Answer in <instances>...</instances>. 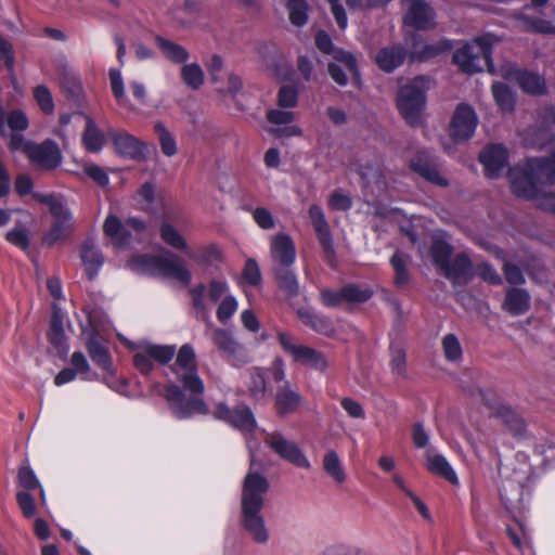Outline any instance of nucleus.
Here are the masks:
<instances>
[{
	"instance_id": "obj_23",
	"label": "nucleus",
	"mask_w": 555,
	"mask_h": 555,
	"mask_svg": "<svg viewBox=\"0 0 555 555\" xmlns=\"http://www.w3.org/2000/svg\"><path fill=\"white\" fill-rule=\"evenodd\" d=\"M271 257L281 268H289L296 257V248L292 237L285 233H279L271 238Z\"/></svg>"
},
{
	"instance_id": "obj_28",
	"label": "nucleus",
	"mask_w": 555,
	"mask_h": 555,
	"mask_svg": "<svg viewBox=\"0 0 555 555\" xmlns=\"http://www.w3.org/2000/svg\"><path fill=\"white\" fill-rule=\"evenodd\" d=\"M103 232L118 247L126 246L130 243V232L126 229L125 223H121L120 219L115 215L106 217L103 224Z\"/></svg>"
},
{
	"instance_id": "obj_20",
	"label": "nucleus",
	"mask_w": 555,
	"mask_h": 555,
	"mask_svg": "<svg viewBox=\"0 0 555 555\" xmlns=\"http://www.w3.org/2000/svg\"><path fill=\"white\" fill-rule=\"evenodd\" d=\"M485 173L489 178H496L508 162L507 150L502 144H490L479 155Z\"/></svg>"
},
{
	"instance_id": "obj_35",
	"label": "nucleus",
	"mask_w": 555,
	"mask_h": 555,
	"mask_svg": "<svg viewBox=\"0 0 555 555\" xmlns=\"http://www.w3.org/2000/svg\"><path fill=\"white\" fill-rule=\"evenodd\" d=\"M155 42L163 55L170 62L182 64L185 63L189 59L188 50L169 39H166L162 36H155Z\"/></svg>"
},
{
	"instance_id": "obj_30",
	"label": "nucleus",
	"mask_w": 555,
	"mask_h": 555,
	"mask_svg": "<svg viewBox=\"0 0 555 555\" xmlns=\"http://www.w3.org/2000/svg\"><path fill=\"white\" fill-rule=\"evenodd\" d=\"M530 296L525 289L511 288L506 293L503 308L513 315H520L528 311Z\"/></svg>"
},
{
	"instance_id": "obj_5",
	"label": "nucleus",
	"mask_w": 555,
	"mask_h": 555,
	"mask_svg": "<svg viewBox=\"0 0 555 555\" xmlns=\"http://www.w3.org/2000/svg\"><path fill=\"white\" fill-rule=\"evenodd\" d=\"M498 41L494 35H483L470 42L456 48L453 53V63H456L465 73L481 72L488 68L490 73H495L491 59L492 46Z\"/></svg>"
},
{
	"instance_id": "obj_6",
	"label": "nucleus",
	"mask_w": 555,
	"mask_h": 555,
	"mask_svg": "<svg viewBox=\"0 0 555 555\" xmlns=\"http://www.w3.org/2000/svg\"><path fill=\"white\" fill-rule=\"evenodd\" d=\"M430 87L429 78L415 77L399 89L397 106L402 118L412 127L421 126L426 106L425 93Z\"/></svg>"
},
{
	"instance_id": "obj_11",
	"label": "nucleus",
	"mask_w": 555,
	"mask_h": 555,
	"mask_svg": "<svg viewBox=\"0 0 555 555\" xmlns=\"http://www.w3.org/2000/svg\"><path fill=\"white\" fill-rule=\"evenodd\" d=\"M498 72L508 81L516 82L522 91L531 94H543L546 91L545 79L532 72L524 70L514 63L502 65Z\"/></svg>"
},
{
	"instance_id": "obj_40",
	"label": "nucleus",
	"mask_w": 555,
	"mask_h": 555,
	"mask_svg": "<svg viewBox=\"0 0 555 555\" xmlns=\"http://www.w3.org/2000/svg\"><path fill=\"white\" fill-rule=\"evenodd\" d=\"M492 94L496 105L502 112H512L515 107L516 96L514 92L503 82L492 85Z\"/></svg>"
},
{
	"instance_id": "obj_56",
	"label": "nucleus",
	"mask_w": 555,
	"mask_h": 555,
	"mask_svg": "<svg viewBox=\"0 0 555 555\" xmlns=\"http://www.w3.org/2000/svg\"><path fill=\"white\" fill-rule=\"evenodd\" d=\"M17 480L18 485L26 490H33L40 487L34 470L28 466H23L18 469Z\"/></svg>"
},
{
	"instance_id": "obj_55",
	"label": "nucleus",
	"mask_w": 555,
	"mask_h": 555,
	"mask_svg": "<svg viewBox=\"0 0 555 555\" xmlns=\"http://www.w3.org/2000/svg\"><path fill=\"white\" fill-rule=\"evenodd\" d=\"M298 92L294 87L283 86L278 94V104L283 108H292L297 105Z\"/></svg>"
},
{
	"instance_id": "obj_63",
	"label": "nucleus",
	"mask_w": 555,
	"mask_h": 555,
	"mask_svg": "<svg viewBox=\"0 0 555 555\" xmlns=\"http://www.w3.org/2000/svg\"><path fill=\"white\" fill-rule=\"evenodd\" d=\"M49 340L54 346H61L65 341V334L62 321L56 314L53 315L49 332Z\"/></svg>"
},
{
	"instance_id": "obj_54",
	"label": "nucleus",
	"mask_w": 555,
	"mask_h": 555,
	"mask_svg": "<svg viewBox=\"0 0 555 555\" xmlns=\"http://www.w3.org/2000/svg\"><path fill=\"white\" fill-rule=\"evenodd\" d=\"M352 206L350 196L340 189L335 190L328 199V207L333 210L346 211Z\"/></svg>"
},
{
	"instance_id": "obj_27",
	"label": "nucleus",
	"mask_w": 555,
	"mask_h": 555,
	"mask_svg": "<svg viewBox=\"0 0 555 555\" xmlns=\"http://www.w3.org/2000/svg\"><path fill=\"white\" fill-rule=\"evenodd\" d=\"M405 56L406 51L404 48L401 46H392L378 51L375 61L382 70L391 73L403 63Z\"/></svg>"
},
{
	"instance_id": "obj_46",
	"label": "nucleus",
	"mask_w": 555,
	"mask_h": 555,
	"mask_svg": "<svg viewBox=\"0 0 555 555\" xmlns=\"http://www.w3.org/2000/svg\"><path fill=\"white\" fill-rule=\"evenodd\" d=\"M390 367L392 374L398 377L406 375V353L401 345L392 344L390 346Z\"/></svg>"
},
{
	"instance_id": "obj_25",
	"label": "nucleus",
	"mask_w": 555,
	"mask_h": 555,
	"mask_svg": "<svg viewBox=\"0 0 555 555\" xmlns=\"http://www.w3.org/2000/svg\"><path fill=\"white\" fill-rule=\"evenodd\" d=\"M411 59L413 61L425 62L430 59L437 57L450 48L448 40H440L435 43H424L421 36L416 34L411 35Z\"/></svg>"
},
{
	"instance_id": "obj_26",
	"label": "nucleus",
	"mask_w": 555,
	"mask_h": 555,
	"mask_svg": "<svg viewBox=\"0 0 555 555\" xmlns=\"http://www.w3.org/2000/svg\"><path fill=\"white\" fill-rule=\"evenodd\" d=\"M429 257L438 274L443 275L447 279H451L450 245L446 241L435 236L429 249Z\"/></svg>"
},
{
	"instance_id": "obj_41",
	"label": "nucleus",
	"mask_w": 555,
	"mask_h": 555,
	"mask_svg": "<svg viewBox=\"0 0 555 555\" xmlns=\"http://www.w3.org/2000/svg\"><path fill=\"white\" fill-rule=\"evenodd\" d=\"M426 468L435 475L451 481V468L447 459L433 450L426 452Z\"/></svg>"
},
{
	"instance_id": "obj_29",
	"label": "nucleus",
	"mask_w": 555,
	"mask_h": 555,
	"mask_svg": "<svg viewBox=\"0 0 555 555\" xmlns=\"http://www.w3.org/2000/svg\"><path fill=\"white\" fill-rule=\"evenodd\" d=\"M81 259L89 280H93L104 262L103 255L91 241H86L81 248Z\"/></svg>"
},
{
	"instance_id": "obj_50",
	"label": "nucleus",
	"mask_w": 555,
	"mask_h": 555,
	"mask_svg": "<svg viewBox=\"0 0 555 555\" xmlns=\"http://www.w3.org/2000/svg\"><path fill=\"white\" fill-rule=\"evenodd\" d=\"M470 270V260L465 254H457L453 257V284L467 281Z\"/></svg>"
},
{
	"instance_id": "obj_59",
	"label": "nucleus",
	"mask_w": 555,
	"mask_h": 555,
	"mask_svg": "<svg viewBox=\"0 0 555 555\" xmlns=\"http://www.w3.org/2000/svg\"><path fill=\"white\" fill-rule=\"evenodd\" d=\"M253 218L259 228L271 230L275 227V220L272 214L263 207H258L253 211Z\"/></svg>"
},
{
	"instance_id": "obj_13",
	"label": "nucleus",
	"mask_w": 555,
	"mask_h": 555,
	"mask_svg": "<svg viewBox=\"0 0 555 555\" xmlns=\"http://www.w3.org/2000/svg\"><path fill=\"white\" fill-rule=\"evenodd\" d=\"M405 10L403 22L420 30L435 27V12L425 0H402Z\"/></svg>"
},
{
	"instance_id": "obj_38",
	"label": "nucleus",
	"mask_w": 555,
	"mask_h": 555,
	"mask_svg": "<svg viewBox=\"0 0 555 555\" xmlns=\"http://www.w3.org/2000/svg\"><path fill=\"white\" fill-rule=\"evenodd\" d=\"M285 7L292 25L302 27L309 20V4L307 0H286Z\"/></svg>"
},
{
	"instance_id": "obj_22",
	"label": "nucleus",
	"mask_w": 555,
	"mask_h": 555,
	"mask_svg": "<svg viewBox=\"0 0 555 555\" xmlns=\"http://www.w3.org/2000/svg\"><path fill=\"white\" fill-rule=\"evenodd\" d=\"M52 216L54 221L43 238L49 246L67 240L74 232L73 216L66 206L60 209L59 214H52Z\"/></svg>"
},
{
	"instance_id": "obj_2",
	"label": "nucleus",
	"mask_w": 555,
	"mask_h": 555,
	"mask_svg": "<svg viewBox=\"0 0 555 555\" xmlns=\"http://www.w3.org/2000/svg\"><path fill=\"white\" fill-rule=\"evenodd\" d=\"M175 354L176 360L169 370L178 384L167 385L164 395L169 410L179 420L191 418L195 414H208L209 409L202 398L205 384L197 372L194 348L184 344Z\"/></svg>"
},
{
	"instance_id": "obj_18",
	"label": "nucleus",
	"mask_w": 555,
	"mask_h": 555,
	"mask_svg": "<svg viewBox=\"0 0 555 555\" xmlns=\"http://www.w3.org/2000/svg\"><path fill=\"white\" fill-rule=\"evenodd\" d=\"M27 157L34 165L42 169H54L62 162L61 151L52 140H46L40 144L34 142L27 151Z\"/></svg>"
},
{
	"instance_id": "obj_32",
	"label": "nucleus",
	"mask_w": 555,
	"mask_h": 555,
	"mask_svg": "<svg viewBox=\"0 0 555 555\" xmlns=\"http://www.w3.org/2000/svg\"><path fill=\"white\" fill-rule=\"evenodd\" d=\"M245 385L248 395L255 401L262 400L267 393V382L264 373L260 367H253L245 374Z\"/></svg>"
},
{
	"instance_id": "obj_52",
	"label": "nucleus",
	"mask_w": 555,
	"mask_h": 555,
	"mask_svg": "<svg viewBox=\"0 0 555 555\" xmlns=\"http://www.w3.org/2000/svg\"><path fill=\"white\" fill-rule=\"evenodd\" d=\"M7 126L11 132H23L29 127V120L22 109H13L7 114Z\"/></svg>"
},
{
	"instance_id": "obj_12",
	"label": "nucleus",
	"mask_w": 555,
	"mask_h": 555,
	"mask_svg": "<svg viewBox=\"0 0 555 555\" xmlns=\"http://www.w3.org/2000/svg\"><path fill=\"white\" fill-rule=\"evenodd\" d=\"M214 416L246 434L253 433L257 426L251 410L245 404L231 409L225 403L220 402L215 408Z\"/></svg>"
},
{
	"instance_id": "obj_60",
	"label": "nucleus",
	"mask_w": 555,
	"mask_h": 555,
	"mask_svg": "<svg viewBox=\"0 0 555 555\" xmlns=\"http://www.w3.org/2000/svg\"><path fill=\"white\" fill-rule=\"evenodd\" d=\"M243 279L250 285L256 286L261 282V273L258 263L248 259L243 270Z\"/></svg>"
},
{
	"instance_id": "obj_58",
	"label": "nucleus",
	"mask_w": 555,
	"mask_h": 555,
	"mask_svg": "<svg viewBox=\"0 0 555 555\" xmlns=\"http://www.w3.org/2000/svg\"><path fill=\"white\" fill-rule=\"evenodd\" d=\"M237 309V301L233 296H225L217 310V318L221 322L229 320Z\"/></svg>"
},
{
	"instance_id": "obj_21",
	"label": "nucleus",
	"mask_w": 555,
	"mask_h": 555,
	"mask_svg": "<svg viewBox=\"0 0 555 555\" xmlns=\"http://www.w3.org/2000/svg\"><path fill=\"white\" fill-rule=\"evenodd\" d=\"M302 401V396L289 382H285L280 386L274 395V408L280 416L296 413Z\"/></svg>"
},
{
	"instance_id": "obj_45",
	"label": "nucleus",
	"mask_w": 555,
	"mask_h": 555,
	"mask_svg": "<svg viewBox=\"0 0 555 555\" xmlns=\"http://www.w3.org/2000/svg\"><path fill=\"white\" fill-rule=\"evenodd\" d=\"M520 21L522 22L526 29L539 34L544 35H555V10L553 20H544L540 17L530 18L526 16H521Z\"/></svg>"
},
{
	"instance_id": "obj_7",
	"label": "nucleus",
	"mask_w": 555,
	"mask_h": 555,
	"mask_svg": "<svg viewBox=\"0 0 555 555\" xmlns=\"http://www.w3.org/2000/svg\"><path fill=\"white\" fill-rule=\"evenodd\" d=\"M134 270L165 278L177 280L185 285L190 284L192 274L186 268L184 261L176 254L166 256L139 255L131 261Z\"/></svg>"
},
{
	"instance_id": "obj_51",
	"label": "nucleus",
	"mask_w": 555,
	"mask_h": 555,
	"mask_svg": "<svg viewBox=\"0 0 555 555\" xmlns=\"http://www.w3.org/2000/svg\"><path fill=\"white\" fill-rule=\"evenodd\" d=\"M373 295V292L367 287H361L356 284H349L343 287V297L347 302H365Z\"/></svg>"
},
{
	"instance_id": "obj_44",
	"label": "nucleus",
	"mask_w": 555,
	"mask_h": 555,
	"mask_svg": "<svg viewBox=\"0 0 555 555\" xmlns=\"http://www.w3.org/2000/svg\"><path fill=\"white\" fill-rule=\"evenodd\" d=\"M408 262L409 257L400 251L395 253L390 259L397 286H405L409 282Z\"/></svg>"
},
{
	"instance_id": "obj_31",
	"label": "nucleus",
	"mask_w": 555,
	"mask_h": 555,
	"mask_svg": "<svg viewBox=\"0 0 555 555\" xmlns=\"http://www.w3.org/2000/svg\"><path fill=\"white\" fill-rule=\"evenodd\" d=\"M298 317L305 325L311 327L319 334L325 336H331L334 334L335 330L332 321L324 315L318 314L307 309H300L298 310Z\"/></svg>"
},
{
	"instance_id": "obj_19",
	"label": "nucleus",
	"mask_w": 555,
	"mask_h": 555,
	"mask_svg": "<svg viewBox=\"0 0 555 555\" xmlns=\"http://www.w3.org/2000/svg\"><path fill=\"white\" fill-rule=\"evenodd\" d=\"M477 124L476 113L469 105H457L453 113V143L470 139L475 133Z\"/></svg>"
},
{
	"instance_id": "obj_34",
	"label": "nucleus",
	"mask_w": 555,
	"mask_h": 555,
	"mask_svg": "<svg viewBox=\"0 0 555 555\" xmlns=\"http://www.w3.org/2000/svg\"><path fill=\"white\" fill-rule=\"evenodd\" d=\"M87 350L92 361L102 370L112 373L113 363L107 348L99 341L96 336H91L87 341Z\"/></svg>"
},
{
	"instance_id": "obj_3",
	"label": "nucleus",
	"mask_w": 555,
	"mask_h": 555,
	"mask_svg": "<svg viewBox=\"0 0 555 555\" xmlns=\"http://www.w3.org/2000/svg\"><path fill=\"white\" fill-rule=\"evenodd\" d=\"M501 482L499 486L500 499L512 518L518 524L521 535L512 528L506 532L515 547L524 552L530 548V542L525 531L522 515L528 508L532 492L533 470L525 454L516 455V463L500 468Z\"/></svg>"
},
{
	"instance_id": "obj_33",
	"label": "nucleus",
	"mask_w": 555,
	"mask_h": 555,
	"mask_svg": "<svg viewBox=\"0 0 555 555\" xmlns=\"http://www.w3.org/2000/svg\"><path fill=\"white\" fill-rule=\"evenodd\" d=\"M85 118L86 128L82 134L83 145L88 152L99 153L104 145L105 135L90 116L85 115Z\"/></svg>"
},
{
	"instance_id": "obj_15",
	"label": "nucleus",
	"mask_w": 555,
	"mask_h": 555,
	"mask_svg": "<svg viewBox=\"0 0 555 555\" xmlns=\"http://www.w3.org/2000/svg\"><path fill=\"white\" fill-rule=\"evenodd\" d=\"M485 404L492 410V413L498 417L515 437H522L525 434L526 425L524 420L514 410L506 405H496L492 401L495 399V395L487 391L480 392Z\"/></svg>"
},
{
	"instance_id": "obj_8",
	"label": "nucleus",
	"mask_w": 555,
	"mask_h": 555,
	"mask_svg": "<svg viewBox=\"0 0 555 555\" xmlns=\"http://www.w3.org/2000/svg\"><path fill=\"white\" fill-rule=\"evenodd\" d=\"M276 336L284 351L289 353L294 361L319 372L327 370L328 361L324 353L309 346L295 344L293 336L286 332L279 331Z\"/></svg>"
},
{
	"instance_id": "obj_53",
	"label": "nucleus",
	"mask_w": 555,
	"mask_h": 555,
	"mask_svg": "<svg viewBox=\"0 0 555 555\" xmlns=\"http://www.w3.org/2000/svg\"><path fill=\"white\" fill-rule=\"evenodd\" d=\"M108 75L114 96L120 105H125L126 94L120 70L116 68H111Z\"/></svg>"
},
{
	"instance_id": "obj_57",
	"label": "nucleus",
	"mask_w": 555,
	"mask_h": 555,
	"mask_svg": "<svg viewBox=\"0 0 555 555\" xmlns=\"http://www.w3.org/2000/svg\"><path fill=\"white\" fill-rule=\"evenodd\" d=\"M16 501L26 518H30L36 514L35 500L27 491H18L16 493Z\"/></svg>"
},
{
	"instance_id": "obj_17",
	"label": "nucleus",
	"mask_w": 555,
	"mask_h": 555,
	"mask_svg": "<svg viewBox=\"0 0 555 555\" xmlns=\"http://www.w3.org/2000/svg\"><path fill=\"white\" fill-rule=\"evenodd\" d=\"M115 152L124 158L143 160L146 157V144L126 131L109 132Z\"/></svg>"
},
{
	"instance_id": "obj_39",
	"label": "nucleus",
	"mask_w": 555,
	"mask_h": 555,
	"mask_svg": "<svg viewBox=\"0 0 555 555\" xmlns=\"http://www.w3.org/2000/svg\"><path fill=\"white\" fill-rule=\"evenodd\" d=\"M159 235L164 243L172 247L173 249L183 251L185 255L190 250L186 240L170 223H162L159 229Z\"/></svg>"
},
{
	"instance_id": "obj_1",
	"label": "nucleus",
	"mask_w": 555,
	"mask_h": 555,
	"mask_svg": "<svg viewBox=\"0 0 555 555\" xmlns=\"http://www.w3.org/2000/svg\"><path fill=\"white\" fill-rule=\"evenodd\" d=\"M541 118L545 126L528 128L521 133L522 141L528 146L546 149L551 157L530 158L525 166L511 168L508 180L516 196L533 199L539 208L555 215V193L544 192V188L555 183V135L550 131L555 122V107H546Z\"/></svg>"
},
{
	"instance_id": "obj_16",
	"label": "nucleus",
	"mask_w": 555,
	"mask_h": 555,
	"mask_svg": "<svg viewBox=\"0 0 555 555\" xmlns=\"http://www.w3.org/2000/svg\"><path fill=\"white\" fill-rule=\"evenodd\" d=\"M411 169L428 182L446 186L448 180L441 175L438 159L428 152H418L410 163Z\"/></svg>"
},
{
	"instance_id": "obj_36",
	"label": "nucleus",
	"mask_w": 555,
	"mask_h": 555,
	"mask_svg": "<svg viewBox=\"0 0 555 555\" xmlns=\"http://www.w3.org/2000/svg\"><path fill=\"white\" fill-rule=\"evenodd\" d=\"M323 470L337 483H344L347 479L341 460L334 450H328L322 460Z\"/></svg>"
},
{
	"instance_id": "obj_47",
	"label": "nucleus",
	"mask_w": 555,
	"mask_h": 555,
	"mask_svg": "<svg viewBox=\"0 0 555 555\" xmlns=\"http://www.w3.org/2000/svg\"><path fill=\"white\" fill-rule=\"evenodd\" d=\"M154 130L158 135L162 152L168 157L176 155L178 151L176 140L172 137V134L168 131V129L165 127V125L162 122H157L154 126Z\"/></svg>"
},
{
	"instance_id": "obj_37",
	"label": "nucleus",
	"mask_w": 555,
	"mask_h": 555,
	"mask_svg": "<svg viewBox=\"0 0 555 555\" xmlns=\"http://www.w3.org/2000/svg\"><path fill=\"white\" fill-rule=\"evenodd\" d=\"M186 256L194 261V263L203 267H209L222 261V251L216 244H208L201 247L196 253L188 251Z\"/></svg>"
},
{
	"instance_id": "obj_62",
	"label": "nucleus",
	"mask_w": 555,
	"mask_h": 555,
	"mask_svg": "<svg viewBox=\"0 0 555 555\" xmlns=\"http://www.w3.org/2000/svg\"><path fill=\"white\" fill-rule=\"evenodd\" d=\"M341 408L352 418L364 420L365 412L363 406L356 400L349 397H345L340 400Z\"/></svg>"
},
{
	"instance_id": "obj_9",
	"label": "nucleus",
	"mask_w": 555,
	"mask_h": 555,
	"mask_svg": "<svg viewBox=\"0 0 555 555\" xmlns=\"http://www.w3.org/2000/svg\"><path fill=\"white\" fill-rule=\"evenodd\" d=\"M175 353L173 345L144 344L137 348L133 364L141 374L147 375L153 371L154 362L165 365L173 359Z\"/></svg>"
},
{
	"instance_id": "obj_4",
	"label": "nucleus",
	"mask_w": 555,
	"mask_h": 555,
	"mask_svg": "<svg viewBox=\"0 0 555 555\" xmlns=\"http://www.w3.org/2000/svg\"><path fill=\"white\" fill-rule=\"evenodd\" d=\"M253 465L254 453L250 454V468L242 487L241 525L253 541L264 544L270 535L261 511L270 486L263 475L253 470Z\"/></svg>"
},
{
	"instance_id": "obj_14",
	"label": "nucleus",
	"mask_w": 555,
	"mask_h": 555,
	"mask_svg": "<svg viewBox=\"0 0 555 555\" xmlns=\"http://www.w3.org/2000/svg\"><path fill=\"white\" fill-rule=\"evenodd\" d=\"M308 215L323 253L325 254L327 261L333 264L335 261V248L330 224L325 218L323 209L321 206L313 204L309 207Z\"/></svg>"
},
{
	"instance_id": "obj_24",
	"label": "nucleus",
	"mask_w": 555,
	"mask_h": 555,
	"mask_svg": "<svg viewBox=\"0 0 555 555\" xmlns=\"http://www.w3.org/2000/svg\"><path fill=\"white\" fill-rule=\"evenodd\" d=\"M334 60L335 62L328 64V74L336 83L346 86L348 82L346 70L358 75L357 61L351 53L341 50L335 52Z\"/></svg>"
},
{
	"instance_id": "obj_49",
	"label": "nucleus",
	"mask_w": 555,
	"mask_h": 555,
	"mask_svg": "<svg viewBox=\"0 0 555 555\" xmlns=\"http://www.w3.org/2000/svg\"><path fill=\"white\" fill-rule=\"evenodd\" d=\"M34 99L39 106L40 111L46 115H51L54 112V101L51 91L44 85H39L34 88Z\"/></svg>"
},
{
	"instance_id": "obj_48",
	"label": "nucleus",
	"mask_w": 555,
	"mask_h": 555,
	"mask_svg": "<svg viewBox=\"0 0 555 555\" xmlns=\"http://www.w3.org/2000/svg\"><path fill=\"white\" fill-rule=\"evenodd\" d=\"M182 80L190 88L197 90L204 83V73L198 64H186L181 69Z\"/></svg>"
},
{
	"instance_id": "obj_61",
	"label": "nucleus",
	"mask_w": 555,
	"mask_h": 555,
	"mask_svg": "<svg viewBox=\"0 0 555 555\" xmlns=\"http://www.w3.org/2000/svg\"><path fill=\"white\" fill-rule=\"evenodd\" d=\"M33 197L37 202L49 206L51 215L52 214H59L60 209L65 207V205L62 203V201L59 197H56L55 195H53V194L36 192V193L33 194Z\"/></svg>"
},
{
	"instance_id": "obj_10",
	"label": "nucleus",
	"mask_w": 555,
	"mask_h": 555,
	"mask_svg": "<svg viewBox=\"0 0 555 555\" xmlns=\"http://www.w3.org/2000/svg\"><path fill=\"white\" fill-rule=\"evenodd\" d=\"M266 444L281 459L299 468L310 469L311 463L296 442L287 439L281 433L268 434Z\"/></svg>"
},
{
	"instance_id": "obj_42",
	"label": "nucleus",
	"mask_w": 555,
	"mask_h": 555,
	"mask_svg": "<svg viewBox=\"0 0 555 555\" xmlns=\"http://www.w3.org/2000/svg\"><path fill=\"white\" fill-rule=\"evenodd\" d=\"M214 344L229 357L235 358L241 354L242 347L233 339L230 333L224 330H216L212 333Z\"/></svg>"
},
{
	"instance_id": "obj_64",
	"label": "nucleus",
	"mask_w": 555,
	"mask_h": 555,
	"mask_svg": "<svg viewBox=\"0 0 555 555\" xmlns=\"http://www.w3.org/2000/svg\"><path fill=\"white\" fill-rule=\"evenodd\" d=\"M62 87L73 96L79 98L82 87L79 78L74 74H65L62 78Z\"/></svg>"
},
{
	"instance_id": "obj_43",
	"label": "nucleus",
	"mask_w": 555,
	"mask_h": 555,
	"mask_svg": "<svg viewBox=\"0 0 555 555\" xmlns=\"http://www.w3.org/2000/svg\"><path fill=\"white\" fill-rule=\"evenodd\" d=\"M275 276L279 287L286 294V296L295 297L298 295L299 285L293 271L288 268H280L275 270Z\"/></svg>"
}]
</instances>
